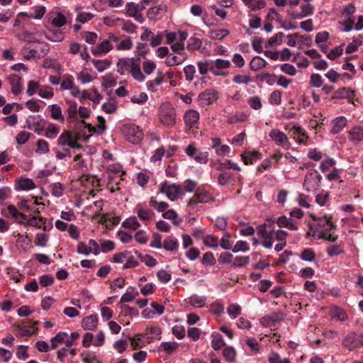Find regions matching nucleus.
<instances>
[{
	"instance_id": "obj_61",
	"label": "nucleus",
	"mask_w": 363,
	"mask_h": 363,
	"mask_svg": "<svg viewBox=\"0 0 363 363\" xmlns=\"http://www.w3.org/2000/svg\"><path fill=\"white\" fill-rule=\"evenodd\" d=\"M232 177L233 174L231 172L227 171L223 172L218 176V184L223 186L228 184L230 182Z\"/></svg>"
},
{
	"instance_id": "obj_5",
	"label": "nucleus",
	"mask_w": 363,
	"mask_h": 363,
	"mask_svg": "<svg viewBox=\"0 0 363 363\" xmlns=\"http://www.w3.org/2000/svg\"><path fill=\"white\" fill-rule=\"evenodd\" d=\"M342 345L349 351L354 350L363 345V334L351 332L344 337Z\"/></svg>"
},
{
	"instance_id": "obj_42",
	"label": "nucleus",
	"mask_w": 363,
	"mask_h": 363,
	"mask_svg": "<svg viewBox=\"0 0 363 363\" xmlns=\"http://www.w3.org/2000/svg\"><path fill=\"white\" fill-rule=\"evenodd\" d=\"M72 138L73 137L72 134L69 132L65 130L58 138L57 145L62 147L66 145L69 146Z\"/></svg>"
},
{
	"instance_id": "obj_44",
	"label": "nucleus",
	"mask_w": 363,
	"mask_h": 363,
	"mask_svg": "<svg viewBox=\"0 0 363 363\" xmlns=\"http://www.w3.org/2000/svg\"><path fill=\"white\" fill-rule=\"evenodd\" d=\"M68 334L64 332L58 333L55 336L51 338L50 347L52 350L57 348L59 343L63 342L65 339L67 338Z\"/></svg>"
},
{
	"instance_id": "obj_12",
	"label": "nucleus",
	"mask_w": 363,
	"mask_h": 363,
	"mask_svg": "<svg viewBox=\"0 0 363 363\" xmlns=\"http://www.w3.org/2000/svg\"><path fill=\"white\" fill-rule=\"evenodd\" d=\"M269 137L278 145L286 148H289L290 146V143L286 135L278 129H272L269 133Z\"/></svg>"
},
{
	"instance_id": "obj_49",
	"label": "nucleus",
	"mask_w": 363,
	"mask_h": 363,
	"mask_svg": "<svg viewBox=\"0 0 363 363\" xmlns=\"http://www.w3.org/2000/svg\"><path fill=\"white\" fill-rule=\"evenodd\" d=\"M162 217L165 219L172 220L173 224L175 225H178L182 222L181 218L177 220V214L173 209L164 212Z\"/></svg>"
},
{
	"instance_id": "obj_59",
	"label": "nucleus",
	"mask_w": 363,
	"mask_h": 363,
	"mask_svg": "<svg viewBox=\"0 0 363 363\" xmlns=\"http://www.w3.org/2000/svg\"><path fill=\"white\" fill-rule=\"evenodd\" d=\"M94 15L91 12H79L77 16V23H86L94 19Z\"/></svg>"
},
{
	"instance_id": "obj_55",
	"label": "nucleus",
	"mask_w": 363,
	"mask_h": 363,
	"mask_svg": "<svg viewBox=\"0 0 363 363\" xmlns=\"http://www.w3.org/2000/svg\"><path fill=\"white\" fill-rule=\"evenodd\" d=\"M326 225H329L330 229L335 227L334 223L331 220V217L325 216L324 217L320 218L317 220V227L320 228V230Z\"/></svg>"
},
{
	"instance_id": "obj_48",
	"label": "nucleus",
	"mask_w": 363,
	"mask_h": 363,
	"mask_svg": "<svg viewBox=\"0 0 363 363\" xmlns=\"http://www.w3.org/2000/svg\"><path fill=\"white\" fill-rule=\"evenodd\" d=\"M16 245L19 248H21L25 252L30 245V240L26 235H18L16 240Z\"/></svg>"
},
{
	"instance_id": "obj_10",
	"label": "nucleus",
	"mask_w": 363,
	"mask_h": 363,
	"mask_svg": "<svg viewBox=\"0 0 363 363\" xmlns=\"http://www.w3.org/2000/svg\"><path fill=\"white\" fill-rule=\"evenodd\" d=\"M186 154L194 158L197 162L206 164L208 160V153L207 152H201L192 145H189L186 149Z\"/></svg>"
},
{
	"instance_id": "obj_24",
	"label": "nucleus",
	"mask_w": 363,
	"mask_h": 363,
	"mask_svg": "<svg viewBox=\"0 0 363 363\" xmlns=\"http://www.w3.org/2000/svg\"><path fill=\"white\" fill-rule=\"evenodd\" d=\"M250 11H257L264 9L267 2L265 0H241Z\"/></svg>"
},
{
	"instance_id": "obj_40",
	"label": "nucleus",
	"mask_w": 363,
	"mask_h": 363,
	"mask_svg": "<svg viewBox=\"0 0 363 363\" xmlns=\"http://www.w3.org/2000/svg\"><path fill=\"white\" fill-rule=\"evenodd\" d=\"M161 334V330L158 327H151L146 329L145 335L147 336V339L149 340L148 342H150L153 339H160Z\"/></svg>"
},
{
	"instance_id": "obj_22",
	"label": "nucleus",
	"mask_w": 363,
	"mask_h": 363,
	"mask_svg": "<svg viewBox=\"0 0 363 363\" xmlns=\"http://www.w3.org/2000/svg\"><path fill=\"white\" fill-rule=\"evenodd\" d=\"M350 140L355 145L363 141V128L360 126L352 128L349 132Z\"/></svg>"
},
{
	"instance_id": "obj_38",
	"label": "nucleus",
	"mask_w": 363,
	"mask_h": 363,
	"mask_svg": "<svg viewBox=\"0 0 363 363\" xmlns=\"http://www.w3.org/2000/svg\"><path fill=\"white\" fill-rule=\"evenodd\" d=\"M267 62L260 57H255L250 62V68L253 71H257L262 67H264Z\"/></svg>"
},
{
	"instance_id": "obj_29",
	"label": "nucleus",
	"mask_w": 363,
	"mask_h": 363,
	"mask_svg": "<svg viewBox=\"0 0 363 363\" xmlns=\"http://www.w3.org/2000/svg\"><path fill=\"white\" fill-rule=\"evenodd\" d=\"M333 128L330 130V132L333 134H337L340 133L347 125V120L345 117L340 116L337 117L333 121Z\"/></svg>"
},
{
	"instance_id": "obj_36",
	"label": "nucleus",
	"mask_w": 363,
	"mask_h": 363,
	"mask_svg": "<svg viewBox=\"0 0 363 363\" xmlns=\"http://www.w3.org/2000/svg\"><path fill=\"white\" fill-rule=\"evenodd\" d=\"M164 81V77L161 72L157 73V77L154 80L147 82V88L148 90L155 92L157 91L156 86L160 85Z\"/></svg>"
},
{
	"instance_id": "obj_14",
	"label": "nucleus",
	"mask_w": 363,
	"mask_h": 363,
	"mask_svg": "<svg viewBox=\"0 0 363 363\" xmlns=\"http://www.w3.org/2000/svg\"><path fill=\"white\" fill-rule=\"evenodd\" d=\"M284 318V314L279 311L273 312L269 315L262 317L260 319V323L264 327H270L276 322L280 321Z\"/></svg>"
},
{
	"instance_id": "obj_3",
	"label": "nucleus",
	"mask_w": 363,
	"mask_h": 363,
	"mask_svg": "<svg viewBox=\"0 0 363 363\" xmlns=\"http://www.w3.org/2000/svg\"><path fill=\"white\" fill-rule=\"evenodd\" d=\"M322 177L315 169H310L306 174L303 182V189L307 192H315L320 187Z\"/></svg>"
},
{
	"instance_id": "obj_46",
	"label": "nucleus",
	"mask_w": 363,
	"mask_h": 363,
	"mask_svg": "<svg viewBox=\"0 0 363 363\" xmlns=\"http://www.w3.org/2000/svg\"><path fill=\"white\" fill-rule=\"evenodd\" d=\"M138 295V293L135 291V289L133 287H129L126 292L122 296L121 298V303L130 302L133 301L136 296Z\"/></svg>"
},
{
	"instance_id": "obj_23",
	"label": "nucleus",
	"mask_w": 363,
	"mask_h": 363,
	"mask_svg": "<svg viewBox=\"0 0 363 363\" xmlns=\"http://www.w3.org/2000/svg\"><path fill=\"white\" fill-rule=\"evenodd\" d=\"M98 325V318L96 315H91L84 318L82 321V327L84 330H95Z\"/></svg>"
},
{
	"instance_id": "obj_2",
	"label": "nucleus",
	"mask_w": 363,
	"mask_h": 363,
	"mask_svg": "<svg viewBox=\"0 0 363 363\" xmlns=\"http://www.w3.org/2000/svg\"><path fill=\"white\" fill-rule=\"evenodd\" d=\"M121 133L126 140L132 144H139L143 138V132L138 125L125 124L121 127Z\"/></svg>"
},
{
	"instance_id": "obj_17",
	"label": "nucleus",
	"mask_w": 363,
	"mask_h": 363,
	"mask_svg": "<svg viewBox=\"0 0 363 363\" xmlns=\"http://www.w3.org/2000/svg\"><path fill=\"white\" fill-rule=\"evenodd\" d=\"M135 58H120L116 64L117 72L121 75H125L128 72L130 71Z\"/></svg>"
},
{
	"instance_id": "obj_25",
	"label": "nucleus",
	"mask_w": 363,
	"mask_h": 363,
	"mask_svg": "<svg viewBox=\"0 0 363 363\" xmlns=\"http://www.w3.org/2000/svg\"><path fill=\"white\" fill-rule=\"evenodd\" d=\"M26 125L28 128L33 129L38 135L42 134L44 130L43 125L38 121L35 116H29L26 120Z\"/></svg>"
},
{
	"instance_id": "obj_41",
	"label": "nucleus",
	"mask_w": 363,
	"mask_h": 363,
	"mask_svg": "<svg viewBox=\"0 0 363 363\" xmlns=\"http://www.w3.org/2000/svg\"><path fill=\"white\" fill-rule=\"evenodd\" d=\"M179 247V242L177 239L169 236L163 242V247L168 251H173L177 249Z\"/></svg>"
},
{
	"instance_id": "obj_52",
	"label": "nucleus",
	"mask_w": 363,
	"mask_h": 363,
	"mask_svg": "<svg viewBox=\"0 0 363 363\" xmlns=\"http://www.w3.org/2000/svg\"><path fill=\"white\" fill-rule=\"evenodd\" d=\"M26 224H28L31 226L36 227L38 228H41L43 227L44 230L45 229V223L41 218H37L35 216H32L29 218H27L26 220Z\"/></svg>"
},
{
	"instance_id": "obj_4",
	"label": "nucleus",
	"mask_w": 363,
	"mask_h": 363,
	"mask_svg": "<svg viewBox=\"0 0 363 363\" xmlns=\"http://www.w3.org/2000/svg\"><path fill=\"white\" fill-rule=\"evenodd\" d=\"M159 118L160 122L167 127L172 126L175 123V110L169 103H164L160 107Z\"/></svg>"
},
{
	"instance_id": "obj_16",
	"label": "nucleus",
	"mask_w": 363,
	"mask_h": 363,
	"mask_svg": "<svg viewBox=\"0 0 363 363\" xmlns=\"http://www.w3.org/2000/svg\"><path fill=\"white\" fill-rule=\"evenodd\" d=\"M167 11L165 4H160L150 8L147 12V16L150 20L156 21L160 19Z\"/></svg>"
},
{
	"instance_id": "obj_27",
	"label": "nucleus",
	"mask_w": 363,
	"mask_h": 363,
	"mask_svg": "<svg viewBox=\"0 0 363 363\" xmlns=\"http://www.w3.org/2000/svg\"><path fill=\"white\" fill-rule=\"evenodd\" d=\"M130 73L131 74L132 77L138 82H143L145 79V77L140 69L139 60H135L130 69Z\"/></svg>"
},
{
	"instance_id": "obj_54",
	"label": "nucleus",
	"mask_w": 363,
	"mask_h": 363,
	"mask_svg": "<svg viewBox=\"0 0 363 363\" xmlns=\"http://www.w3.org/2000/svg\"><path fill=\"white\" fill-rule=\"evenodd\" d=\"M202 41L201 39L196 37H191L189 39L186 48L189 50H196L200 49Z\"/></svg>"
},
{
	"instance_id": "obj_39",
	"label": "nucleus",
	"mask_w": 363,
	"mask_h": 363,
	"mask_svg": "<svg viewBox=\"0 0 363 363\" xmlns=\"http://www.w3.org/2000/svg\"><path fill=\"white\" fill-rule=\"evenodd\" d=\"M135 211L139 218L144 221L149 220L154 215L152 210L144 209L138 206L136 207Z\"/></svg>"
},
{
	"instance_id": "obj_35",
	"label": "nucleus",
	"mask_w": 363,
	"mask_h": 363,
	"mask_svg": "<svg viewBox=\"0 0 363 363\" xmlns=\"http://www.w3.org/2000/svg\"><path fill=\"white\" fill-rule=\"evenodd\" d=\"M45 13V8L43 6H39L32 8L27 16L30 18L40 19Z\"/></svg>"
},
{
	"instance_id": "obj_8",
	"label": "nucleus",
	"mask_w": 363,
	"mask_h": 363,
	"mask_svg": "<svg viewBox=\"0 0 363 363\" xmlns=\"http://www.w3.org/2000/svg\"><path fill=\"white\" fill-rule=\"evenodd\" d=\"M64 24H49L47 30L45 31L46 38L52 41H60L63 39V33L60 28Z\"/></svg>"
},
{
	"instance_id": "obj_26",
	"label": "nucleus",
	"mask_w": 363,
	"mask_h": 363,
	"mask_svg": "<svg viewBox=\"0 0 363 363\" xmlns=\"http://www.w3.org/2000/svg\"><path fill=\"white\" fill-rule=\"evenodd\" d=\"M35 188V185L33 179L26 178L20 179L16 181V189L28 191Z\"/></svg>"
},
{
	"instance_id": "obj_20",
	"label": "nucleus",
	"mask_w": 363,
	"mask_h": 363,
	"mask_svg": "<svg viewBox=\"0 0 363 363\" xmlns=\"http://www.w3.org/2000/svg\"><path fill=\"white\" fill-rule=\"evenodd\" d=\"M110 40H105L99 43L93 50L92 53L95 56H101L113 49Z\"/></svg>"
},
{
	"instance_id": "obj_37",
	"label": "nucleus",
	"mask_w": 363,
	"mask_h": 363,
	"mask_svg": "<svg viewBox=\"0 0 363 363\" xmlns=\"http://www.w3.org/2000/svg\"><path fill=\"white\" fill-rule=\"evenodd\" d=\"M356 8L354 4H348L345 5L342 10V15L347 18L345 23H354V21L351 19V17L354 13Z\"/></svg>"
},
{
	"instance_id": "obj_31",
	"label": "nucleus",
	"mask_w": 363,
	"mask_h": 363,
	"mask_svg": "<svg viewBox=\"0 0 363 363\" xmlns=\"http://www.w3.org/2000/svg\"><path fill=\"white\" fill-rule=\"evenodd\" d=\"M51 113V117L56 121L64 123L65 118L62 113L61 108L57 104H52L48 106Z\"/></svg>"
},
{
	"instance_id": "obj_11",
	"label": "nucleus",
	"mask_w": 363,
	"mask_h": 363,
	"mask_svg": "<svg viewBox=\"0 0 363 363\" xmlns=\"http://www.w3.org/2000/svg\"><path fill=\"white\" fill-rule=\"evenodd\" d=\"M212 200V196L206 191H197L194 197L188 202V206L194 208L198 203H208Z\"/></svg>"
},
{
	"instance_id": "obj_47",
	"label": "nucleus",
	"mask_w": 363,
	"mask_h": 363,
	"mask_svg": "<svg viewBox=\"0 0 363 363\" xmlns=\"http://www.w3.org/2000/svg\"><path fill=\"white\" fill-rule=\"evenodd\" d=\"M260 152L258 151H253L247 152L242 155V158L245 164L248 165L252 164L253 162L259 157Z\"/></svg>"
},
{
	"instance_id": "obj_63",
	"label": "nucleus",
	"mask_w": 363,
	"mask_h": 363,
	"mask_svg": "<svg viewBox=\"0 0 363 363\" xmlns=\"http://www.w3.org/2000/svg\"><path fill=\"white\" fill-rule=\"evenodd\" d=\"M315 254L314 251L310 248L304 249L300 255L301 259L306 262L313 261L315 259Z\"/></svg>"
},
{
	"instance_id": "obj_45",
	"label": "nucleus",
	"mask_w": 363,
	"mask_h": 363,
	"mask_svg": "<svg viewBox=\"0 0 363 363\" xmlns=\"http://www.w3.org/2000/svg\"><path fill=\"white\" fill-rule=\"evenodd\" d=\"M122 226L125 228L135 230L140 226V225L135 217H130L123 222Z\"/></svg>"
},
{
	"instance_id": "obj_50",
	"label": "nucleus",
	"mask_w": 363,
	"mask_h": 363,
	"mask_svg": "<svg viewBox=\"0 0 363 363\" xmlns=\"http://www.w3.org/2000/svg\"><path fill=\"white\" fill-rule=\"evenodd\" d=\"M60 132V128L53 123H50L45 133V136L48 138H55Z\"/></svg>"
},
{
	"instance_id": "obj_30",
	"label": "nucleus",
	"mask_w": 363,
	"mask_h": 363,
	"mask_svg": "<svg viewBox=\"0 0 363 363\" xmlns=\"http://www.w3.org/2000/svg\"><path fill=\"white\" fill-rule=\"evenodd\" d=\"M199 71L201 74H206L208 71L211 72L213 74H218L214 71L212 66V62L209 60L199 61L197 62Z\"/></svg>"
},
{
	"instance_id": "obj_58",
	"label": "nucleus",
	"mask_w": 363,
	"mask_h": 363,
	"mask_svg": "<svg viewBox=\"0 0 363 363\" xmlns=\"http://www.w3.org/2000/svg\"><path fill=\"white\" fill-rule=\"evenodd\" d=\"M343 251V247L340 244L332 245L327 248V253L330 256H337L342 254Z\"/></svg>"
},
{
	"instance_id": "obj_18",
	"label": "nucleus",
	"mask_w": 363,
	"mask_h": 363,
	"mask_svg": "<svg viewBox=\"0 0 363 363\" xmlns=\"http://www.w3.org/2000/svg\"><path fill=\"white\" fill-rule=\"evenodd\" d=\"M187 59V54L179 52L177 55L169 54L164 61L167 67H173L182 64Z\"/></svg>"
},
{
	"instance_id": "obj_62",
	"label": "nucleus",
	"mask_w": 363,
	"mask_h": 363,
	"mask_svg": "<svg viewBox=\"0 0 363 363\" xmlns=\"http://www.w3.org/2000/svg\"><path fill=\"white\" fill-rule=\"evenodd\" d=\"M203 244L208 247L216 248L218 246V239L211 235L203 238Z\"/></svg>"
},
{
	"instance_id": "obj_28",
	"label": "nucleus",
	"mask_w": 363,
	"mask_h": 363,
	"mask_svg": "<svg viewBox=\"0 0 363 363\" xmlns=\"http://www.w3.org/2000/svg\"><path fill=\"white\" fill-rule=\"evenodd\" d=\"M199 119V114L195 110H189L186 112L184 115V121L186 125L192 127L194 124H196Z\"/></svg>"
},
{
	"instance_id": "obj_51",
	"label": "nucleus",
	"mask_w": 363,
	"mask_h": 363,
	"mask_svg": "<svg viewBox=\"0 0 363 363\" xmlns=\"http://www.w3.org/2000/svg\"><path fill=\"white\" fill-rule=\"evenodd\" d=\"M116 84V80L111 73L106 74L102 77V85L105 88L113 87Z\"/></svg>"
},
{
	"instance_id": "obj_56",
	"label": "nucleus",
	"mask_w": 363,
	"mask_h": 363,
	"mask_svg": "<svg viewBox=\"0 0 363 363\" xmlns=\"http://www.w3.org/2000/svg\"><path fill=\"white\" fill-rule=\"evenodd\" d=\"M228 315L233 319L236 318L241 313V307L237 303H231L227 309Z\"/></svg>"
},
{
	"instance_id": "obj_33",
	"label": "nucleus",
	"mask_w": 363,
	"mask_h": 363,
	"mask_svg": "<svg viewBox=\"0 0 363 363\" xmlns=\"http://www.w3.org/2000/svg\"><path fill=\"white\" fill-rule=\"evenodd\" d=\"M206 298L205 296L193 294L189 297V303L194 307L201 308L205 306Z\"/></svg>"
},
{
	"instance_id": "obj_13",
	"label": "nucleus",
	"mask_w": 363,
	"mask_h": 363,
	"mask_svg": "<svg viewBox=\"0 0 363 363\" xmlns=\"http://www.w3.org/2000/svg\"><path fill=\"white\" fill-rule=\"evenodd\" d=\"M218 98V92L213 89H206L199 95V100L202 106L210 105Z\"/></svg>"
},
{
	"instance_id": "obj_21",
	"label": "nucleus",
	"mask_w": 363,
	"mask_h": 363,
	"mask_svg": "<svg viewBox=\"0 0 363 363\" xmlns=\"http://www.w3.org/2000/svg\"><path fill=\"white\" fill-rule=\"evenodd\" d=\"M7 211L11 216L16 220L20 223L26 224V220H27V216L23 213H21L15 206L9 205L7 206Z\"/></svg>"
},
{
	"instance_id": "obj_15",
	"label": "nucleus",
	"mask_w": 363,
	"mask_h": 363,
	"mask_svg": "<svg viewBox=\"0 0 363 363\" xmlns=\"http://www.w3.org/2000/svg\"><path fill=\"white\" fill-rule=\"evenodd\" d=\"M212 62V66L214 69V71L218 73V74H214L215 76H223L225 77L228 74V72L220 71L223 69H227L230 67L231 63L228 60H223V59H216L214 61Z\"/></svg>"
},
{
	"instance_id": "obj_7",
	"label": "nucleus",
	"mask_w": 363,
	"mask_h": 363,
	"mask_svg": "<svg viewBox=\"0 0 363 363\" xmlns=\"http://www.w3.org/2000/svg\"><path fill=\"white\" fill-rule=\"evenodd\" d=\"M159 193L165 194L169 200L174 201L179 198L181 194V188L175 184H168L164 182L161 184Z\"/></svg>"
},
{
	"instance_id": "obj_1",
	"label": "nucleus",
	"mask_w": 363,
	"mask_h": 363,
	"mask_svg": "<svg viewBox=\"0 0 363 363\" xmlns=\"http://www.w3.org/2000/svg\"><path fill=\"white\" fill-rule=\"evenodd\" d=\"M276 222L275 219H267L264 224L259 225L257 228L258 234L262 240V245L266 248L272 247L276 231Z\"/></svg>"
},
{
	"instance_id": "obj_43",
	"label": "nucleus",
	"mask_w": 363,
	"mask_h": 363,
	"mask_svg": "<svg viewBox=\"0 0 363 363\" xmlns=\"http://www.w3.org/2000/svg\"><path fill=\"white\" fill-rule=\"evenodd\" d=\"M213 340L211 341V346L215 350H219L224 345V340L222 335L218 333L212 334Z\"/></svg>"
},
{
	"instance_id": "obj_9",
	"label": "nucleus",
	"mask_w": 363,
	"mask_h": 363,
	"mask_svg": "<svg viewBox=\"0 0 363 363\" xmlns=\"http://www.w3.org/2000/svg\"><path fill=\"white\" fill-rule=\"evenodd\" d=\"M144 6H140L134 2H129L125 6L126 14L130 17H133L135 21L141 22L143 21L142 11Z\"/></svg>"
},
{
	"instance_id": "obj_64",
	"label": "nucleus",
	"mask_w": 363,
	"mask_h": 363,
	"mask_svg": "<svg viewBox=\"0 0 363 363\" xmlns=\"http://www.w3.org/2000/svg\"><path fill=\"white\" fill-rule=\"evenodd\" d=\"M269 363H291L289 359L285 358L283 360L277 352H271L269 355Z\"/></svg>"
},
{
	"instance_id": "obj_6",
	"label": "nucleus",
	"mask_w": 363,
	"mask_h": 363,
	"mask_svg": "<svg viewBox=\"0 0 363 363\" xmlns=\"http://www.w3.org/2000/svg\"><path fill=\"white\" fill-rule=\"evenodd\" d=\"M49 16L52 18L51 23H70L73 19L72 14L66 10H61L58 7H54Z\"/></svg>"
},
{
	"instance_id": "obj_19",
	"label": "nucleus",
	"mask_w": 363,
	"mask_h": 363,
	"mask_svg": "<svg viewBox=\"0 0 363 363\" xmlns=\"http://www.w3.org/2000/svg\"><path fill=\"white\" fill-rule=\"evenodd\" d=\"M11 86V92L14 95H18L23 89L22 79L17 74H10L7 77Z\"/></svg>"
},
{
	"instance_id": "obj_53",
	"label": "nucleus",
	"mask_w": 363,
	"mask_h": 363,
	"mask_svg": "<svg viewBox=\"0 0 363 363\" xmlns=\"http://www.w3.org/2000/svg\"><path fill=\"white\" fill-rule=\"evenodd\" d=\"M236 351L232 347H226L223 351V357L228 362H233L236 357Z\"/></svg>"
},
{
	"instance_id": "obj_60",
	"label": "nucleus",
	"mask_w": 363,
	"mask_h": 363,
	"mask_svg": "<svg viewBox=\"0 0 363 363\" xmlns=\"http://www.w3.org/2000/svg\"><path fill=\"white\" fill-rule=\"evenodd\" d=\"M250 262V257L248 256H238L235 257L232 262V266L242 267Z\"/></svg>"
},
{
	"instance_id": "obj_57",
	"label": "nucleus",
	"mask_w": 363,
	"mask_h": 363,
	"mask_svg": "<svg viewBox=\"0 0 363 363\" xmlns=\"http://www.w3.org/2000/svg\"><path fill=\"white\" fill-rule=\"evenodd\" d=\"M177 347L178 344L176 342H163L160 345V348L167 354L172 353L177 349Z\"/></svg>"
},
{
	"instance_id": "obj_34",
	"label": "nucleus",
	"mask_w": 363,
	"mask_h": 363,
	"mask_svg": "<svg viewBox=\"0 0 363 363\" xmlns=\"http://www.w3.org/2000/svg\"><path fill=\"white\" fill-rule=\"evenodd\" d=\"M227 29H211L209 30V36L213 40H221L229 34Z\"/></svg>"
},
{
	"instance_id": "obj_32",
	"label": "nucleus",
	"mask_w": 363,
	"mask_h": 363,
	"mask_svg": "<svg viewBox=\"0 0 363 363\" xmlns=\"http://www.w3.org/2000/svg\"><path fill=\"white\" fill-rule=\"evenodd\" d=\"M333 228L330 229L329 225H326L322 230H320L318 238L325 239L330 242H335L337 240V236L333 235L332 232Z\"/></svg>"
}]
</instances>
